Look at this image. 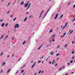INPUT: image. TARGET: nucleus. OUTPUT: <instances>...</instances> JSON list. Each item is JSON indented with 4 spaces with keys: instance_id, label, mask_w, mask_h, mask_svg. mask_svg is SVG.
<instances>
[{
    "instance_id": "nucleus-1",
    "label": "nucleus",
    "mask_w": 75,
    "mask_h": 75,
    "mask_svg": "<svg viewBox=\"0 0 75 75\" xmlns=\"http://www.w3.org/2000/svg\"><path fill=\"white\" fill-rule=\"evenodd\" d=\"M19 24H16L14 27V29L17 28H19Z\"/></svg>"
},
{
    "instance_id": "nucleus-2",
    "label": "nucleus",
    "mask_w": 75,
    "mask_h": 75,
    "mask_svg": "<svg viewBox=\"0 0 75 75\" xmlns=\"http://www.w3.org/2000/svg\"><path fill=\"white\" fill-rule=\"evenodd\" d=\"M30 3V2L29 1H28L25 4V7H27V6H28V4Z\"/></svg>"
},
{
    "instance_id": "nucleus-3",
    "label": "nucleus",
    "mask_w": 75,
    "mask_h": 75,
    "mask_svg": "<svg viewBox=\"0 0 75 75\" xmlns=\"http://www.w3.org/2000/svg\"><path fill=\"white\" fill-rule=\"evenodd\" d=\"M31 5V3H30L28 5V7L26 9V10H27L28 8H29V7H30V6Z\"/></svg>"
},
{
    "instance_id": "nucleus-4",
    "label": "nucleus",
    "mask_w": 75,
    "mask_h": 75,
    "mask_svg": "<svg viewBox=\"0 0 75 75\" xmlns=\"http://www.w3.org/2000/svg\"><path fill=\"white\" fill-rule=\"evenodd\" d=\"M44 12V11H42L41 13H40V15L39 16V18L41 17V16L42 14V13Z\"/></svg>"
},
{
    "instance_id": "nucleus-5",
    "label": "nucleus",
    "mask_w": 75,
    "mask_h": 75,
    "mask_svg": "<svg viewBox=\"0 0 75 75\" xmlns=\"http://www.w3.org/2000/svg\"><path fill=\"white\" fill-rule=\"evenodd\" d=\"M5 64H6V63H5V62H3L2 63V64L1 65V66L3 67V66L4 65H5Z\"/></svg>"
},
{
    "instance_id": "nucleus-6",
    "label": "nucleus",
    "mask_w": 75,
    "mask_h": 75,
    "mask_svg": "<svg viewBox=\"0 0 75 75\" xmlns=\"http://www.w3.org/2000/svg\"><path fill=\"white\" fill-rule=\"evenodd\" d=\"M58 16V14L57 13L56 14V16H55V18H54L55 20H56V19H57V18Z\"/></svg>"
},
{
    "instance_id": "nucleus-7",
    "label": "nucleus",
    "mask_w": 75,
    "mask_h": 75,
    "mask_svg": "<svg viewBox=\"0 0 75 75\" xmlns=\"http://www.w3.org/2000/svg\"><path fill=\"white\" fill-rule=\"evenodd\" d=\"M3 37H4V35H2V36L0 37V40H1L3 38Z\"/></svg>"
},
{
    "instance_id": "nucleus-8",
    "label": "nucleus",
    "mask_w": 75,
    "mask_h": 75,
    "mask_svg": "<svg viewBox=\"0 0 75 75\" xmlns=\"http://www.w3.org/2000/svg\"><path fill=\"white\" fill-rule=\"evenodd\" d=\"M54 52H52L50 53V55H54Z\"/></svg>"
},
{
    "instance_id": "nucleus-9",
    "label": "nucleus",
    "mask_w": 75,
    "mask_h": 75,
    "mask_svg": "<svg viewBox=\"0 0 75 75\" xmlns=\"http://www.w3.org/2000/svg\"><path fill=\"white\" fill-rule=\"evenodd\" d=\"M4 25H5L4 23H3L1 25V27H4Z\"/></svg>"
},
{
    "instance_id": "nucleus-10",
    "label": "nucleus",
    "mask_w": 75,
    "mask_h": 75,
    "mask_svg": "<svg viewBox=\"0 0 75 75\" xmlns=\"http://www.w3.org/2000/svg\"><path fill=\"white\" fill-rule=\"evenodd\" d=\"M8 35H7L5 37V39H6L7 38H8Z\"/></svg>"
},
{
    "instance_id": "nucleus-11",
    "label": "nucleus",
    "mask_w": 75,
    "mask_h": 75,
    "mask_svg": "<svg viewBox=\"0 0 75 75\" xmlns=\"http://www.w3.org/2000/svg\"><path fill=\"white\" fill-rule=\"evenodd\" d=\"M24 2L23 1L21 2V5H23V4H24Z\"/></svg>"
},
{
    "instance_id": "nucleus-12",
    "label": "nucleus",
    "mask_w": 75,
    "mask_h": 75,
    "mask_svg": "<svg viewBox=\"0 0 75 75\" xmlns=\"http://www.w3.org/2000/svg\"><path fill=\"white\" fill-rule=\"evenodd\" d=\"M27 17H26L24 19V21H26V20H27Z\"/></svg>"
},
{
    "instance_id": "nucleus-13",
    "label": "nucleus",
    "mask_w": 75,
    "mask_h": 75,
    "mask_svg": "<svg viewBox=\"0 0 75 75\" xmlns=\"http://www.w3.org/2000/svg\"><path fill=\"white\" fill-rule=\"evenodd\" d=\"M10 71V69H9L7 71V73L8 74V72H9Z\"/></svg>"
},
{
    "instance_id": "nucleus-14",
    "label": "nucleus",
    "mask_w": 75,
    "mask_h": 75,
    "mask_svg": "<svg viewBox=\"0 0 75 75\" xmlns=\"http://www.w3.org/2000/svg\"><path fill=\"white\" fill-rule=\"evenodd\" d=\"M53 31V30H50L49 31V33H51Z\"/></svg>"
},
{
    "instance_id": "nucleus-15",
    "label": "nucleus",
    "mask_w": 75,
    "mask_h": 75,
    "mask_svg": "<svg viewBox=\"0 0 75 75\" xmlns=\"http://www.w3.org/2000/svg\"><path fill=\"white\" fill-rule=\"evenodd\" d=\"M62 17H63V15H61L60 17L59 18V19H61V18H62Z\"/></svg>"
},
{
    "instance_id": "nucleus-16",
    "label": "nucleus",
    "mask_w": 75,
    "mask_h": 75,
    "mask_svg": "<svg viewBox=\"0 0 75 75\" xmlns=\"http://www.w3.org/2000/svg\"><path fill=\"white\" fill-rule=\"evenodd\" d=\"M62 67H61V68H60L59 69V71H61V69H62Z\"/></svg>"
},
{
    "instance_id": "nucleus-17",
    "label": "nucleus",
    "mask_w": 75,
    "mask_h": 75,
    "mask_svg": "<svg viewBox=\"0 0 75 75\" xmlns=\"http://www.w3.org/2000/svg\"><path fill=\"white\" fill-rule=\"evenodd\" d=\"M3 54V52L1 53L0 54V56H1V55H2Z\"/></svg>"
},
{
    "instance_id": "nucleus-18",
    "label": "nucleus",
    "mask_w": 75,
    "mask_h": 75,
    "mask_svg": "<svg viewBox=\"0 0 75 75\" xmlns=\"http://www.w3.org/2000/svg\"><path fill=\"white\" fill-rule=\"evenodd\" d=\"M47 13H46L45 14V15L44 16V17H43V18H44L45 17V16L47 15Z\"/></svg>"
},
{
    "instance_id": "nucleus-19",
    "label": "nucleus",
    "mask_w": 75,
    "mask_h": 75,
    "mask_svg": "<svg viewBox=\"0 0 75 75\" xmlns=\"http://www.w3.org/2000/svg\"><path fill=\"white\" fill-rule=\"evenodd\" d=\"M24 69L23 70H21V73H23V72H24Z\"/></svg>"
},
{
    "instance_id": "nucleus-20",
    "label": "nucleus",
    "mask_w": 75,
    "mask_h": 75,
    "mask_svg": "<svg viewBox=\"0 0 75 75\" xmlns=\"http://www.w3.org/2000/svg\"><path fill=\"white\" fill-rule=\"evenodd\" d=\"M66 27V26H65V25L64 26H63V28H62V30H64V28H65V27Z\"/></svg>"
},
{
    "instance_id": "nucleus-21",
    "label": "nucleus",
    "mask_w": 75,
    "mask_h": 75,
    "mask_svg": "<svg viewBox=\"0 0 75 75\" xmlns=\"http://www.w3.org/2000/svg\"><path fill=\"white\" fill-rule=\"evenodd\" d=\"M54 61H55V59L53 60V62H52V65H53V64H54Z\"/></svg>"
},
{
    "instance_id": "nucleus-22",
    "label": "nucleus",
    "mask_w": 75,
    "mask_h": 75,
    "mask_svg": "<svg viewBox=\"0 0 75 75\" xmlns=\"http://www.w3.org/2000/svg\"><path fill=\"white\" fill-rule=\"evenodd\" d=\"M31 17H33V15L30 16L29 18H30Z\"/></svg>"
},
{
    "instance_id": "nucleus-23",
    "label": "nucleus",
    "mask_w": 75,
    "mask_h": 75,
    "mask_svg": "<svg viewBox=\"0 0 75 75\" xmlns=\"http://www.w3.org/2000/svg\"><path fill=\"white\" fill-rule=\"evenodd\" d=\"M67 24H68V23L67 22L65 24V25H64L66 27L67 25Z\"/></svg>"
},
{
    "instance_id": "nucleus-24",
    "label": "nucleus",
    "mask_w": 75,
    "mask_h": 75,
    "mask_svg": "<svg viewBox=\"0 0 75 75\" xmlns=\"http://www.w3.org/2000/svg\"><path fill=\"white\" fill-rule=\"evenodd\" d=\"M25 42H26L25 41L23 43V44H22V45H24V44H25Z\"/></svg>"
},
{
    "instance_id": "nucleus-25",
    "label": "nucleus",
    "mask_w": 75,
    "mask_h": 75,
    "mask_svg": "<svg viewBox=\"0 0 75 75\" xmlns=\"http://www.w3.org/2000/svg\"><path fill=\"white\" fill-rule=\"evenodd\" d=\"M70 4H71V2H69L67 6H69L70 5Z\"/></svg>"
},
{
    "instance_id": "nucleus-26",
    "label": "nucleus",
    "mask_w": 75,
    "mask_h": 75,
    "mask_svg": "<svg viewBox=\"0 0 75 75\" xmlns=\"http://www.w3.org/2000/svg\"><path fill=\"white\" fill-rule=\"evenodd\" d=\"M17 18H14L13 20V21H16V19Z\"/></svg>"
},
{
    "instance_id": "nucleus-27",
    "label": "nucleus",
    "mask_w": 75,
    "mask_h": 75,
    "mask_svg": "<svg viewBox=\"0 0 75 75\" xmlns=\"http://www.w3.org/2000/svg\"><path fill=\"white\" fill-rule=\"evenodd\" d=\"M35 62H34V63L33 65V66L34 67L35 66Z\"/></svg>"
},
{
    "instance_id": "nucleus-28",
    "label": "nucleus",
    "mask_w": 75,
    "mask_h": 75,
    "mask_svg": "<svg viewBox=\"0 0 75 75\" xmlns=\"http://www.w3.org/2000/svg\"><path fill=\"white\" fill-rule=\"evenodd\" d=\"M4 20V19L1 20H0V22H2V21H3Z\"/></svg>"
},
{
    "instance_id": "nucleus-29",
    "label": "nucleus",
    "mask_w": 75,
    "mask_h": 75,
    "mask_svg": "<svg viewBox=\"0 0 75 75\" xmlns=\"http://www.w3.org/2000/svg\"><path fill=\"white\" fill-rule=\"evenodd\" d=\"M72 32H73V30H72L71 32L69 33V34H71V33H72Z\"/></svg>"
},
{
    "instance_id": "nucleus-30",
    "label": "nucleus",
    "mask_w": 75,
    "mask_h": 75,
    "mask_svg": "<svg viewBox=\"0 0 75 75\" xmlns=\"http://www.w3.org/2000/svg\"><path fill=\"white\" fill-rule=\"evenodd\" d=\"M41 70H40L38 72V74H40V73H41Z\"/></svg>"
},
{
    "instance_id": "nucleus-31",
    "label": "nucleus",
    "mask_w": 75,
    "mask_h": 75,
    "mask_svg": "<svg viewBox=\"0 0 75 75\" xmlns=\"http://www.w3.org/2000/svg\"><path fill=\"white\" fill-rule=\"evenodd\" d=\"M41 47H42V46H40L39 48H38V50H40V48Z\"/></svg>"
},
{
    "instance_id": "nucleus-32",
    "label": "nucleus",
    "mask_w": 75,
    "mask_h": 75,
    "mask_svg": "<svg viewBox=\"0 0 75 75\" xmlns=\"http://www.w3.org/2000/svg\"><path fill=\"white\" fill-rule=\"evenodd\" d=\"M68 45V44H66L65 45H64V47H66Z\"/></svg>"
},
{
    "instance_id": "nucleus-33",
    "label": "nucleus",
    "mask_w": 75,
    "mask_h": 75,
    "mask_svg": "<svg viewBox=\"0 0 75 75\" xmlns=\"http://www.w3.org/2000/svg\"><path fill=\"white\" fill-rule=\"evenodd\" d=\"M65 34H66V33H64L63 34V37H64L65 36Z\"/></svg>"
},
{
    "instance_id": "nucleus-34",
    "label": "nucleus",
    "mask_w": 75,
    "mask_h": 75,
    "mask_svg": "<svg viewBox=\"0 0 75 75\" xmlns=\"http://www.w3.org/2000/svg\"><path fill=\"white\" fill-rule=\"evenodd\" d=\"M74 52H75L74 51H73L71 52V54H73L74 53Z\"/></svg>"
},
{
    "instance_id": "nucleus-35",
    "label": "nucleus",
    "mask_w": 75,
    "mask_h": 75,
    "mask_svg": "<svg viewBox=\"0 0 75 75\" xmlns=\"http://www.w3.org/2000/svg\"><path fill=\"white\" fill-rule=\"evenodd\" d=\"M8 23H6V27H7V25H8Z\"/></svg>"
},
{
    "instance_id": "nucleus-36",
    "label": "nucleus",
    "mask_w": 75,
    "mask_h": 75,
    "mask_svg": "<svg viewBox=\"0 0 75 75\" xmlns=\"http://www.w3.org/2000/svg\"><path fill=\"white\" fill-rule=\"evenodd\" d=\"M10 2H9L8 4V5H7V7H8V6H9V5H10Z\"/></svg>"
},
{
    "instance_id": "nucleus-37",
    "label": "nucleus",
    "mask_w": 75,
    "mask_h": 75,
    "mask_svg": "<svg viewBox=\"0 0 75 75\" xmlns=\"http://www.w3.org/2000/svg\"><path fill=\"white\" fill-rule=\"evenodd\" d=\"M72 62H73V60H71V61L69 62L70 63H72Z\"/></svg>"
},
{
    "instance_id": "nucleus-38",
    "label": "nucleus",
    "mask_w": 75,
    "mask_h": 75,
    "mask_svg": "<svg viewBox=\"0 0 75 75\" xmlns=\"http://www.w3.org/2000/svg\"><path fill=\"white\" fill-rule=\"evenodd\" d=\"M62 67V68H63V69H65V67H64V66H63Z\"/></svg>"
},
{
    "instance_id": "nucleus-39",
    "label": "nucleus",
    "mask_w": 75,
    "mask_h": 75,
    "mask_svg": "<svg viewBox=\"0 0 75 75\" xmlns=\"http://www.w3.org/2000/svg\"><path fill=\"white\" fill-rule=\"evenodd\" d=\"M52 37H53V38H55V35H54L52 36Z\"/></svg>"
},
{
    "instance_id": "nucleus-40",
    "label": "nucleus",
    "mask_w": 75,
    "mask_h": 75,
    "mask_svg": "<svg viewBox=\"0 0 75 75\" xmlns=\"http://www.w3.org/2000/svg\"><path fill=\"white\" fill-rule=\"evenodd\" d=\"M18 71H16V74H18Z\"/></svg>"
},
{
    "instance_id": "nucleus-41",
    "label": "nucleus",
    "mask_w": 75,
    "mask_h": 75,
    "mask_svg": "<svg viewBox=\"0 0 75 75\" xmlns=\"http://www.w3.org/2000/svg\"><path fill=\"white\" fill-rule=\"evenodd\" d=\"M3 72V70H1L0 71V73H1H1H2Z\"/></svg>"
},
{
    "instance_id": "nucleus-42",
    "label": "nucleus",
    "mask_w": 75,
    "mask_h": 75,
    "mask_svg": "<svg viewBox=\"0 0 75 75\" xmlns=\"http://www.w3.org/2000/svg\"><path fill=\"white\" fill-rule=\"evenodd\" d=\"M58 64H57V63H56L55 64V67H56V66H57V65Z\"/></svg>"
},
{
    "instance_id": "nucleus-43",
    "label": "nucleus",
    "mask_w": 75,
    "mask_h": 75,
    "mask_svg": "<svg viewBox=\"0 0 75 75\" xmlns=\"http://www.w3.org/2000/svg\"><path fill=\"white\" fill-rule=\"evenodd\" d=\"M21 58H19V59L18 60V61H19L20 60H21Z\"/></svg>"
},
{
    "instance_id": "nucleus-44",
    "label": "nucleus",
    "mask_w": 75,
    "mask_h": 75,
    "mask_svg": "<svg viewBox=\"0 0 75 75\" xmlns=\"http://www.w3.org/2000/svg\"><path fill=\"white\" fill-rule=\"evenodd\" d=\"M59 55V53H58L57 54L56 56H58V55Z\"/></svg>"
},
{
    "instance_id": "nucleus-45",
    "label": "nucleus",
    "mask_w": 75,
    "mask_h": 75,
    "mask_svg": "<svg viewBox=\"0 0 75 75\" xmlns=\"http://www.w3.org/2000/svg\"><path fill=\"white\" fill-rule=\"evenodd\" d=\"M12 17H13V15H11V18H12Z\"/></svg>"
},
{
    "instance_id": "nucleus-46",
    "label": "nucleus",
    "mask_w": 75,
    "mask_h": 75,
    "mask_svg": "<svg viewBox=\"0 0 75 75\" xmlns=\"http://www.w3.org/2000/svg\"><path fill=\"white\" fill-rule=\"evenodd\" d=\"M75 5H74L73 6V8H75Z\"/></svg>"
},
{
    "instance_id": "nucleus-47",
    "label": "nucleus",
    "mask_w": 75,
    "mask_h": 75,
    "mask_svg": "<svg viewBox=\"0 0 75 75\" xmlns=\"http://www.w3.org/2000/svg\"><path fill=\"white\" fill-rule=\"evenodd\" d=\"M4 1V0H1V2H3Z\"/></svg>"
},
{
    "instance_id": "nucleus-48",
    "label": "nucleus",
    "mask_w": 75,
    "mask_h": 75,
    "mask_svg": "<svg viewBox=\"0 0 75 75\" xmlns=\"http://www.w3.org/2000/svg\"><path fill=\"white\" fill-rule=\"evenodd\" d=\"M10 13V11H9L7 12V14H8V13Z\"/></svg>"
},
{
    "instance_id": "nucleus-49",
    "label": "nucleus",
    "mask_w": 75,
    "mask_h": 75,
    "mask_svg": "<svg viewBox=\"0 0 75 75\" xmlns=\"http://www.w3.org/2000/svg\"><path fill=\"white\" fill-rule=\"evenodd\" d=\"M60 46V45H59V46H58L57 47V48H59V46Z\"/></svg>"
},
{
    "instance_id": "nucleus-50",
    "label": "nucleus",
    "mask_w": 75,
    "mask_h": 75,
    "mask_svg": "<svg viewBox=\"0 0 75 75\" xmlns=\"http://www.w3.org/2000/svg\"><path fill=\"white\" fill-rule=\"evenodd\" d=\"M43 72H44V71H42L41 72V73H43Z\"/></svg>"
},
{
    "instance_id": "nucleus-51",
    "label": "nucleus",
    "mask_w": 75,
    "mask_h": 75,
    "mask_svg": "<svg viewBox=\"0 0 75 75\" xmlns=\"http://www.w3.org/2000/svg\"><path fill=\"white\" fill-rule=\"evenodd\" d=\"M26 65H23V67H25V66Z\"/></svg>"
},
{
    "instance_id": "nucleus-52",
    "label": "nucleus",
    "mask_w": 75,
    "mask_h": 75,
    "mask_svg": "<svg viewBox=\"0 0 75 75\" xmlns=\"http://www.w3.org/2000/svg\"><path fill=\"white\" fill-rule=\"evenodd\" d=\"M74 43V41H72L71 42V44H73Z\"/></svg>"
},
{
    "instance_id": "nucleus-53",
    "label": "nucleus",
    "mask_w": 75,
    "mask_h": 75,
    "mask_svg": "<svg viewBox=\"0 0 75 75\" xmlns=\"http://www.w3.org/2000/svg\"><path fill=\"white\" fill-rule=\"evenodd\" d=\"M67 64H68V65H70V63H67Z\"/></svg>"
},
{
    "instance_id": "nucleus-54",
    "label": "nucleus",
    "mask_w": 75,
    "mask_h": 75,
    "mask_svg": "<svg viewBox=\"0 0 75 75\" xmlns=\"http://www.w3.org/2000/svg\"><path fill=\"white\" fill-rule=\"evenodd\" d=\"M52 41V40H50V41L49 42V43H50V42H51Z\"/></svg>"
},
{
    "instance_id": "nucleus-55",
    "label": "nucleus",
    "mask_w": 75,
    "mask_h": 75,
    "mask_svg": "<svg viewBox=\"0 0 75 75\" xmlns=\"http://www.w3.org/2000/svg\"><path fill=\"white\" fill-rule=\"evenodd\" d=\"M49 63H50V64H51V62H49Z\"/></svg>"
},
{
    "instance_id": "nucleus-56",
    "label": "nucleus",
    "mask_w": 75,
    "mask_h": 75,
    "mask_svg": "<svg viewBox=\"0 0 75 75\" xmlns=\"http://www.w3.org/2000/svg\"><path fill=\"white\" fill-rule=\"evenodd\" d=\"M33 61H32L31 62V63H33Z\"/></svg>"
},
{
    "instance_id": "nucleus-57",
    "label": "nucleus",
    "mask_w": 75,
    "mask_h": 75,
    "mask_svg": "<svg viewBox=\"0 0 75 75\" xmlns=\"http://www.w3.org/2000/svg\"><path fill=\"white\" fill-rule=\"evenodd\" d=\"M40 62H41V61H39L38 62V63H40Z\"/></svg>"
},
{
    "instance_id": "nucleus-58",
    "label": "nucleus",
    "mask_w": 75,
    "mask_h": 75,
    "mask_svg": "<svg viewBox=\"0 0 75 75\" xmlns=\"http://www.w3.org/2000/svg\"><path fill=\"white\" fill-rule=\"evenodd\" d=\"M58 29H59V28H57V30H58Z\"/></svg>"
},
{
    "instance_id": "nucleus-59",
    "label": "nucleus",
    "mask_w": 75,
    "mask_h": 75,
    "mask_svg": "<svg viewBox=\"0 0 75 75\" xmlns=\"http://www.w3.org/2000/svg\"><path fill=\"white\" fill-rule=\"evenodd\" d=\"M54 41H55V40H54V39H53V42H54Z\"/></svg>"
},
{
    "instance_id": "nucleus-60",
    "label": "nucleus",
    "mask_w": 75,
    "mask_h": 75,
    "mask_svg": "<svg viewBox=\"0 0 75 75\" xmlns=\"http://www.w3.org/2000/svg\"><path fill=\"white\" fill-rule=\"evenodd\" d=\"M74 57H73L72 59H74Z\"/></svg>"
},
{
    "instance_id": "nucleus-61",
    "label": "nucleus",
    "mask_w": 75,
    "mask_h": 75,
    "mask_svg": "<svg viewBox=\"0 0 75 75\" xmlns=\"http://www.w3.org/2000/svg\"><path fill=\"white\" fill-rule=\"evenodd\" d=\"M48 11H49V10L47 11L46 13H48Z\"/></svg>"
},
{
    "instance_id": "nucleus-62",
    "label": "nucleus",
    "mask_w": 75,
    "mask_h": 75,
    "mask_svg": "<svg viewBox=\"0 0 75 75\" xmlns=\"http://www.w3.org/2000/svg\"><path fill=\"white\" fill-rule=\"evenodd\" d=\"M34 67V66H33H33H32V68H33V67Z\"/></svg>"
},
{
    "instance_id": "nucleus-63",
    "label": "nucleus",
    "mask_w": 75,
    "mask_h": 75,
    "mask_svg": "<svg viewBox=\"0 0 75 75\" xmlns=\"http://www.w3.org/2000/svg\"><path fill=\"white\" fill-rule=\"evenodd\" d=\"M48 46H49V45H47V47H48Z\"/></svg>"
},
{
    "instance_id": "nucleus-64",
    "label": "nucleus",
    "mask_w": 75,
    "mask_h": 75,
    "mask_svg": "<svg viewBox=\"0 0 75 75\" xmlns=\"http://www.w3.org/2000/svg\"><path fill=\"white\" fill-rule=\"evenodd\" d=\"M71 74H74V72H72L71 73Z\"/></svg>"
}]
</instances>
